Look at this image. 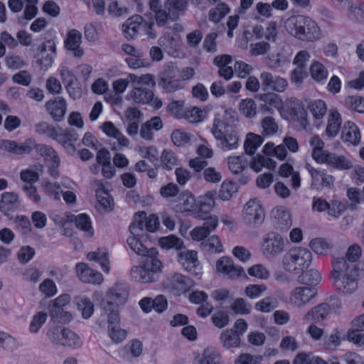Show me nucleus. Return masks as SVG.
<instances>
[{
    "label": "nucleus",
    "mask_w": 364,
    "mask_h": 364,
    "mask_svg": "<svg viewBox=\"0 0 364 364\" xmlns=\"http://www.w3.org/2000/svg\"><path fill=\"white\" fill-rule=\"evenodd\" d=\"M284 26L292 36L302 41L314 42L321 38V30L317 23L307 16H290L286 20Z\"/></svg>",
    "instance_id": "obj_1"
},
{
    "label": "nucleus",
    "mask_w": 364,
    "mask_h": 364,
    "mask_svg": "<svg viewBox=\"0 0 364 364\" xmlns=\"http://www.w3.org/2000/svg\"><path fill=\"white\" fill-rule=\"evenodd\" d=\"M0 149L16 155L28 154L35 150L37 154L44 158L45 161H52L55 156H58L53 147L43 144H38L32 138H28L21 143L8 139H0Z\"/></svg>",
    "instance_id": "obj_2"
},
{
    "label": "nucleus",
    "mask_w": 364,
    "mask_h": 364,
    "mask_svg": "<svg viewBox=\"0 0 364 364\" xmlns=\"http://www.w3.org/2000/svg\"><path fill=\"white\" fill-rule=\"evenodd\" d=\"M129 296L126 284L117 283L107 292L100 304L101 317L110 315V321H119V306L124 305Z\"/></svg>",
    "instance_id": "obj_3"
},
{
    "label": "nucleus",
    "mask_w": 364,
    "mask_h": 364,
    "mask_svg": "<svg viewBox=\"0 0 364 364\" xmlns=\"http://www.w3.org/2000/svg\"><path fill=\"white\" fill-rule=\"evenodd\" d=\"M151 257L144 258L143 265L132 268L131 277L135 282L139 283L154 282L158 279V274L162 267L161 262L157 258V250L150 251Z\"/></svg>",
    "instance_id": "obj_4"
},
{
    "label": "nucleus",
    "mask_w": 364,
    "mask_h": 364,
    "mask_svg": "<svg viewBox=\"0 0 364 364\" xmlns=\"http://www.w3.org/2000/svg\"><path fill=\"white\" fill-rule=\"evenodd\" d=\"M311 261V251L303 247H295L285 253L282 263L287 272L298 275L310 266Z\"/></svg>",
    "instance_id": "obj_5"
},
{
    "label": "nucleus",
    "mask_w": 364,
    "mask_h": 364,
    "mask_svg": "<svg viewBox=\"0 0 364 364\" xmlns=\"http://www.w3.org/2000/svg\"><path fill=\"white\" fill-rule=\"evenodd\" d=\"M59 129L60 132H58L54 127L49 125L48 131H46L45 134L58 141L64 148L68 154L74 155L77 152L74 143L79 138L77 132L73 128L63 129L59 127Z\"/></svg>",
    "instance_id": "obj_6"
},
{
    "label": "nucleus",
    "mask_w": 364,
    "mask_h": 364,
    "mask_svg": "<svg viewBox=\"0 0 364 364\" xmlns=\"http://www.w3.org/2000/svg\"><path fill=\"white\" fill-rule=\"evenodd\" d=\"M284 249L285 241L280 234L270 232L264 235L261 250L267 259H272L277 258L283 253Z\"/></svg>",
    "instance_id": "obj_7"
},
{
    "label": "nucleus",
    "mask_w": 364,
    "mask_h": 364,
    "mask_svg": "<svg viewBox=\"0 0 364 364\" xmlns=\"http://www.w3.org/2000/svg\"><path fill=\"white\" fill-rule=\"evenodd\" d=\"M154 85L155 82L151 75H142L137 81L136 85L132 91V98L136 103L149 104L153 100L154 93L148 87Z\"/></svg>",
    "instance_id": "obj_8"
},
{
    "label": "nucleus",
    "mask_w": 364,
    "mask_h": 364,
    "mask_svg": "<svg viewBox=\"0 0 364 364\" xmlns=\"http://www.w3.org/2000/svg\"><path fill=\"white\" fill-rule=\"evenodd\" d=\"M177 258L183 268L191 274L198 276L202 273V266L198 261L196 251L188 250L181 251Z\"/></svg>",
    "instance_id": "obj_9"
},
{
    "label": "nucleus",
    "mask_w": 364,
    "mask_h": 364,
    "mask_svg": "<svg viewBox=\"0 0 364 364\" xmlns=\"http://www.w3.org/2000/svg\"><path fill=\"white\" fill-rule=\"evenodd\" d=\"M264 217V210L256 199H251L245 204L243 210V220L248 225L255 226L262 224Z\"/></svg>",
    "instance_id": "obj_10"
},
{
    "label": "nucleus",
    "mask_w": 364,
    "mask_h": 364,
    "mask_svg": "<svg viewBox=\"0 0 364 364\" xmlns=\"http://www.w3.org/2000/svg\"><path fill=\"white\" fill-rule=\"evenodd\" d=\"M316 294V289L314 287H296L291 293L290 303L295 307L303 306L314 298Z\"/></svg>",
    "instance_id": "obj_11"
},
{
    "label": "nucleus",
    "mask_w": 364,
    "mask_h": 364,
    "mask_svg": "<svg viewBox=\"0 0 364 364\" xmlns=\"http://www.w3.org/2000/svg\"><path fill=\"white\" fill-rule=\"evenodd\" d=\"M45 107L55 122L64 119L67 111V103L63 97H57L46 102Z\"/></svg>",
    "instance_id": "obj_12"
},
{
    "label": "nucleus",
    "mask_w": 364,
    "mask_h": 364,
    "mask_svg": "<svg viewBox=\"0 0 364 364\" xmlns=\"http://www.w3.org/2000/svg\"><path fill=\"white\" fill-rule=\"evenodd\" d=\"M333 283L336 289L343 294H352L358 288L355 275L348 272H346L343 275L337 274L334 277Z\"/></svg>",
    "instance_id": "obj_13"
},
{
    "label": "nucleus",
    "mask_w": 364,
    "mask_h": 364,
    "mask_svg": "<svg viewBox=\"0 0 364 364\" xmlns=\"http://www.w3.org/2000/svg\"><path fill=\"white\" fill-rule=\"evenodd\" d=\"M260 80L263 90H272L278 92H282L287 86V81L280 76L274 75L269 72H263L260 74Z\"/></svg>",
    "instance_id": "obj_14"
},
{
    "label": "nucleus",
    "mask_w": 364,
    "mask_h": 364,
    "mask_svg": "<svg viewBox=\"0 0 364 364\" xmlns=\"http://www.w3.org/2000/svg\"><path fill=\"white\" fill-rule=\"evenodd\" d=\"M41 58L38 60L42 68L46 70L51 67L56 55V44L53 39L46 40L38 48Z\"/></svg>",
    "instance_id": "obj_15"
},
{
    "label": "nucleus",
    "mask_w": 364,
    "mask_h": 364,
    "mask_svg": "<svg viewBox=\"0 0 364 364\" xmlns=\"http://www.w3.org/2000/svg\"><path fill=\"white\" fill-rule=\"evenodd\" d=\"M215 193L209 191L204 196H201L196 200L194 210V217L196 218H205V215H209L215 205L214 196Z\"/></svg>",
    "instance_id": "obj_16"
},
{
    "label": "nucleus",
    "mask_w": 364,
    "mask_h": 364,
    "mask_svg": "<svg viewBox=\"0 0 364 364\" xmlns=\"http://www.w3.org/2000/svg\"><path fill=\"white\" fill-rule=\"evenodd\" d=\"M134 21H139V25H136L139 34L146 35L149 38L154 39L156 38L155 31L154 16L151 13H146L144 16L134 15Z\"/></svg>",
    "instance_id": "obj_17"
},
{
    "label": "nucleus",
    "mask_w": 364,
    "mask_h": 364,
    "mask_svg": "<svg viewBox=\"0 0 364 364\" xmlns=\"http://www.w3.org/2000/svg\"><path fill=\"white\" fill-rule=\"evenodd\" d=\"M75 270L79 279L82 282L100 284L103 281L102 274L98 271L88 267L85 263H77Z\"/></svg>",
    "instance_id": "obj_18"
},
{
    "label": "nucleus",
    "mask_w": 364,
    "mask_h": 364,
    "mask_svg": "<svg viewBox=\"0 0 364 364\" xmlns=\"http://www.w3.org/2000/svg\"><path fill=\"white\" fill-rule=\"evenodd\" d=\"M157 83L159 88L167 93L174 92L183 88L181 79L167 72L159 74Z\"/></svg>",
    "instance_id": "obj_19"
},
{
    "label": "nucleus",
    "mask_w": 364,
    "mask_h": 364,
    "mask_svg": "<svg viewBox=\"0 0 364 364\" xmlns=\"http://www.w3.org/2000/svg\"><path fill=\"white\" fill-rule=\"evenodd\" d=\"M218 272L227 276L230 279H235L244 272L240 266H235L232 259L229 257H222L216 262Z\"/></svg>",
    "instance_id": "obj_20"
},
{
    "label": "nucleus",
    "mask_w": 364,
    "mask_h": 364,
    "mask_svg": "<svg viewBox=\"0 0 364 364\" xmlns=\"http://www.w3.org/2000/svg\"><path fill=\"white\" fill-rule=\"evenodd\" d=\"M247 161L244 156H230L228 158V166L230 171L235 175L240 174L239 181L245 185L249 181V176L244 173L245 169L247 167Z\"/></svg>",
    "instance_id": "obj_21"
},
{
    "label": "nucleus",
    "mask_w": 364,
    "mask_h": 364,
    "mask_svg": "<svg viewBox=\"0 0 364 364\" xmlns=\"http://www.w3.org/2000/svg\"><path fill=\"white\" fill-rule=\"evenodd\" d=\"M196 199L188 191H183L178 196L173 203V208L176 212H193L194 215Z\"/></svg>",
    "instance_id": "obj_22"
},
{
    "label": "nucleus",
    "mask_w": 364,
    "mask_h": 364,
    "mask_svg": "<svg viewBox=\"0 0 364 364\" xmlns=\"http://www.w3.org/2000/svg\"><path fill=\"white\" fill-rule=\"evenodd\" d=\"M81 42L82 33L76 29H72L68 33L65 47L73 51L75 57L80 58L84 54L83 49L80 47Z\"/></svg>",
    "instance_id": "obj_23"
},
{
    "label": "nucleus",
    "mask_w": 364,
    "mask_h": 364,
    "mask_svg": "<svg viewBox=\"0 0 364 364\" xmlns=\"http://www.w3.org/2000/svg\"><path fill=\"white\" fill-rule=\"evenodd\" d=\"M341 139L346 143L357 146L361 139L360 132L358 126L353 122H346L342 129Z\"/></svg>",
    "instance_id": "obj_24"
},
{
    "label": "nucleus",
    "mask_w": 364,
    "mask_h": 364,
    "mask_svg": "<svg viewBox=\"0 0 364 364\" xmlns=\"http://www.w3.org/2000/svg\"><path fill=\"white\" fill-rule=\"evenodd\" d=\"M20 205L18 196L13 192H4L1 194L0 201V211L6 216L10 215V212H13L18 208Z\"/></svg>",
    "instance_id": "obj_25"
},
{
    "label": "nucleus",
    "mask_w": 364,
    "mask_h": 364,
    "mask_svg": "<svg viewBox=\"0 0 364 364\" xmlns=\"http://www.w3.org/2000/svg\"><path fill=\"white\" fill-rule=\"evenodd\" d=\"M257 97L264 103L260 105L262 112L272 113V107L279 109L282 105L280 97L274 92L259 94Z\"/></svg>",
    "instance_id": "obj_26"
},
{
    "label": "nucleus",
    "mask_w": 364,
    "mask_h": 364,
    "mask_svg": "<svg viewBox=\"0 0 364 364\" xmlns=\"http://www.w3.org/2000/svg\"><path fill=\"white\" fill-rule=\"evenodd\" d=\"M167 285L178 292H183L191 287L192 280L181 274L174 273L167 277Z\"/></svg>",
    "instance_id": "obj_27"
},
{
    "label": "nucleus",
    "mask_w": 364,
    "mask_h": 364,
    "mask_svg": "<svg viewBox=\"0 0 364 364\" xmlns=\"http://www.w3.org/2000/svg\"><path fill=\"white\" fill-rule=\"evenodd\" d=\"M323 163H326L328 166L341 171L348 170L353 166L351 161L346 156L330 152L325 154Z\"/></svg>",
    "instance_id": "obj_28"
},
{
    "label": "nucleus",
    "mask_w": 364,
    "mask_h": 364,
    "mask_svg": "<svg viewBox=\"0 0 364 364\" xmlns=\"http://www.w3.org/2000/svg\"><path fill=\"white\" fill-rule=\"evenodd\" d=\"M219 339L223 347L226 350L237 348L241 343L239 331L232 328L223 331L220 333Z\"/></svg>",
    "instance_id": "obj_29"
},
{
    "label": "nucleus",
    "mask_w": 364,
    "mask_h": 364,
    "mask_svg": "<svg viewBox=\"0 0 364 364\" xmlns=\"http://www.w3.org/2000/svg\"><path fill=\"white\" fill-rule=\"evenodd\" d=\"M331 310L330 306L327 303L320 304L309 311H308L304 317V319L307 321H314L315 323L323 321Z\"/></svg>",
    "instance_id": "obj_30"
},
{
    "label": "nucleus",
    "mask_w": 364,
    "mask_h": 364,
    "mask_svg": "<svg viewBox=\"0 0 364 364\" xmlns=\"http://www.w3.org/2000/svg\"><path fill=\"white\" fill-rule=\"evenodd\" d=\"M107 318L108 323V333L110 338L116 343L122 342L127 336V331L122 329L119 326L120 317L119 316V321L115 323L110 321V315L107 316H100V319L104 322Z\"/></svg>",
    "instance_id": "obj_31"
},
{
    "label": "nucleus",
    "mask_w": 364,
    "mask_h": 364,
    "mask_svg": "<svg viewBox=\"0 0 364 364\" xmlns=\"http://www.w3.org/2000/svg\"><path fill=\"white\" fill-rule=\"evenodd\" d=\"M143 350L142 343L139 340H133L126 345L119 351L121 358L127 361H130L132 358L139 357Z\"/></svg>",
    "instance_id": "obj_32"
},
{
    "label": "nucleus",
    "mask_w": 364,
    "mask_h": 364,
    "mask_svg": "<svg viewBox=\"0 0 364 364\" xmlns=\"http://www.w3.org/2000/svg\"><path fill=\"white\" fill-rule=\"evenodd\" d=\"M274 223L276 228L287 230L291 226L290 213L282 209H277L273 212Z\"/></svg>",
    "instance_id": "obj_33"
},
{
    "label": "nucleus",
    "mask_w": 364,
    "mask_h": 364,
    "mask_svg": "<svg viewBox=\"0 0 364 364\" xmlns=\"http://www.w3.org/2000/svg\"><path fill=\"white\" fill-rule=\"evenodd\" d=\"M342 124L341 114L334 111L331 112L328 118V124L326 129V135L330 138L335 137L339 132Z\"/></svg>",
    "instance_id": "obj_34"
},
{
    "label": "nucleus",
    "mask_w": 364,
    "mask_h": 364,
    "mask_svg": "<svg viewBox=\"0 0 364 364\" xmlns=\"http://www.w3.org/2000/svg\"><path fill=\"white\" fill-rule=\"evenodd\" d=\"M309 144L313 147L312 158L318 163L323 164L325 154L328 153L324 150V142L318 135H314L311 138Z\"/></svg>",
    "instance_id": "obj_35"
},
{
    "label": "nucleus",
    "mask_w": 364,
    "mask_h": 364,
    "mask_svg": "<svg viewBox=\"0 0 364 364\" xmlns=\"http://www.w3.org/2000/svg\"><path fill=\"white\" fill-rule=\"evenodd\" d=\"M220 355L212 348H205L201 355L195 358L194 364H220Z\"/></svg>",
    "instance_id": "obj_36"
},
{
    "label": "nucleus",
    "mask_w": 364,
    "mask_h": 364,
    "mask_svg": "<svg viewBox=\"0 0 364 364\" xmlns=\"http://www.w3.org/2000/svg\"><path fill=\"white\" fill-rule=\"evenodd\" d=\"M299 275L298 282L311 287L317 285L321 281V273L316 269H311L306 272L304 270Z\"/></svg>",
    "instance_id": "obj_37"
},
{
    "label": "nucleus",
    "mask_w": 364,
    "mask_h": 364,
    "mask_svg": "<svg viewBox=\"0 0 364 364\" xmlns=\"http://www.w3.org/2000/svg\"><path fill=\"white\" fill-rule=\"evenodd\" d=\"M164 4L173 18H178L187 8L188 0H166Z\"/></svg>",
    "instance_id": "obj_38"
},
{
    "label": "nucleus",
    "mask_w": 364,
    "mask_h": 364,
    "mask_svg": "<svg viewBox=\"0 0 364 364\" xmlns=\"http://www.w3.org/2000/svg\"><path fill=\"white\" fill-rule=\"evenodd\" d=\"M87 258L90 261L98 263L103 272L108 273L109 271L108 252L105 250L98 249L97 251L90 252L87 255Z\"/></svg>",
    "instance_id": "obj_39"
},
{
    "label": "nucleus",
    "mask_w": 364,
    "mask_h": 364,
    "mask_svg": "<svg viewBox=\"0 0 364 364\" xmlns=\"http://www.w3.org/2000/svg\"><path fill=\"white\" fill-rule=\"evenodd\" d=\"M263 141L262 136L252 132L248 133L244 142L245 154L250 156L253 155L257 148L262 145Z\"/></svg>",
    "instance_id": "obj_40"
},
{
    "label": "nucleus",
    "mask_w": 364,
    "mask_h": 364,
    "mask_svg": "<svg viewBox=\"0 0 364 364\" xmlns=\"http://www.w3.org/2000/svg\"><path fill=\"white\" fill-rule=\"evenodd\" d=\"M48 310L50 316L56 322H68L72 318V315L70 312L64 311V307L50 304L48 306Z\"/></svg>",
    "instance_id": "obj_41"
},
{
    "label": "nucleus",
    "mask_w": 364,
    "mask_h": 364,
    "mask_svg": "<svg viewBox=\"0 0 364 364\" xmlns=\"http://www.w3.org/2000/svg\"><path fill=\"white\" fill-rule=\"evenodd\" d=\"M136 235H132L127 238V242L130 249L139 255H141L146 258L151 257L150 251L151 250H156V248L151 247L146 248L141 242L136 237Z\"/></svg>",
    "instance_id": "obj_42"
},
{
    "label": "nucleus",
    "mask_w": 364,
    "mask_h": 364,
    "mask_svg": "<svg viewBox=\"0 0 364 364\" xmlns=\"http://www.w3.org/2000/svg\"><path fill=\"white\" fill-rule=\"evenodd\" d=\"M159 244L163 249L181 250L183 247V241L174 235L162 237L159 240Z\"/></svg>",
    "instance_id": "obj_43"
},
{
    "label": "nucleus",
    "mask_w": 364,
    "mask_h": 364,
    "mask_svg": "<svg viewBox=\"0 0 364 364\" xmlns=\"http://www.w3.org/2000/svg\"><path fill=\"white\" fill-rule=\"evenodd\" d=\"M200 247L203 251L211 253H220L223 251V245L217 235H213L207 240L200 243Z\"/></svg>",
    "instance_id": "obj_44"
},
{
    "label": "nucleus",
    "mask_w": 364,
    "mask_h": 364,
    "mask_svg": "<svg viewBox=\"0 0 364 364\" xmlns=\"http://www.w3.org/2000/svg\"><path fill=\"white\" fill-rule=\"evenodd\" d=\"M221 138L218 141L222 150L230 151L237 148L239 137L236 133H227Z\"/></svg>",
    "instance_id": "obj_45"
},
{
    "label": "nucleus",
    "mask_w": 364,
    "mask_h": 364,
    "mask_svg": "<svg viewBox=\"0 0 364 364\" xmlns=\"http://www.w3.org/2000/svg\"><path fill=\"white\" fill-rule=\"evenodd\" d=\"M146 218V213L144 211L137 212L134 214L133 221L130 224L129 229L132 235H140L144 230Z\"/></svg>",
    "instance_id": "obj_46"
},
{
    "label": "nucleus",
    "mask_w": 364,
    "mask_h": 364,
    "mask_svg": "<svg viewBox=\"0 0 364 364\" xmlns=\"http://www.w3.org/2000/svg\"><path fill=\"white\" fill-rule=\"evenodd\" d=\"M310 71L312 78L318 82L325 81L328 75L326 67L318 61H315L311 65Z\"/></svg>",
    "instance_id": "obj_47"
},
{
    "label": "nucleus",
    "mask_w": 364,
    "mask_h": 364,
    "mask_svg": "<svg viewBox=\"0 0 364 364\" xmlns=\"http://www.w3.org/2000/svg\"><path fill=\"white\" fill-rule=\"evenodd\" d=\"M133 16L129 18L122 25V32L125 38L132 40L139 34L136 26L139 21H134Z\"/></svg>",
    "instance_id": "obj_48"
},
{
    "label": "nucleus",
    "mask_w": 364,
    "mask_h": 364,
    "mask_svg": "<svg viewBox=\"0 0 364 364\" xmlns=\"http://www.w3.org/2000/svg\"><path fill=\"white\" fill-rule=\"evenodd\" d=\"M230 12V8L225 3L218 4L209 11V20L214 23L219 22Z\"/></svg>",
    "instance_id": "obj_49"
},
{
    "label": "nucleus",
    "mask_w": 364,
    "mask_h": 364,
    "mask_svg": "<svg viewBox=\"0 0 364 364\" xmlns=\"http://www.w3.org/2000/svg\"><path fill=\"white\" fill-rule=\"evenodd\" d=\"M28 5H26L23 14L22 16H18V23H26L28 21L33 18L37 13L38 8L36 6V4L38 3V0H25Z\"/></svg>",
    "instance_id": "obj_50"
},
{
    "label": "nucleus",
    "mask_w": 364,
    "mask_h": 364,
    "mask_svg": "<svg viewBox=\"0 0 364 364\" xmlns=\"http://www.w3.org/2000/svg\"><path fill=\"white\" fill-rule=\"evenodd\" d=\"M96 198L99 204L105 210H111L114 205L113 199L109 192L101 188L96 191Z\"/></svg>",
    "instance_id": "obj_51"
},
{
    "label": "nucleus",
    "mask_w": 364,
    "mask_h": 364,
    "mask_svg": "<svg viewBox=\"0 0 364 364\" xmlns=\"http://www.w3.org/2000/svg\"><path fill=\"white\" fill-rule=\"evenodd\" d=\"M61 346L78 348L80 346V338L75 332L65 327Z\"/></svg>",
    "instance_id": "obj_52"
},
{
    "label": "nucleus",
    "mask_w": 364,
    "mask_h": 364,
    "mask_svg": "<svg viewBox=\"0 0 364 364\" xmlns=\"http://www.w3.org/2000/svg\"><path fill=\"white\" fill-rule=\"evenodd\" d=\"M161 166L164 169L172 170L177 165V158L171 150L165 149L161 155Z\"/></svg>",
    "instance_id": "obj_53"
},
{
    "label": "nucleus",
    "mask_w": 364,
    "mask_h": 364,
    "mask_svg": "<svg viewBox=\"0 0 364 364\" xmlns=\"http://www.w3.org/2000/svg\"><path fill=\"white\" fill-rule=\"evenodd\" d=\"M237 191V186L231 181H225L223 182L219 196L223 200H228L232 195Z\"/></svg>",
    "instance_id": "obj_54"
},
{
    "label": "nucleus",
    "mask_w": 364,
    "mask_h": 364,
    "mask_svg": "<svg viewBox=\"0 0 364 364\" xmlns=\"http://www.w3.org/2000/svg\"><path fill=\"white\" fill-rule=\"evenodd\" d=\"M75 225L78 229L87 232L88 235H93L94 230L92 223L90 218L86 214L82 213L76 216Z\"/></svg>",
    "instance_id": "obj_55"
},
{
    "label": "nucleus",
    "mask_w": 364,
    "mask_h": 364,
    "mask_svg": "<svg viewBox=\"0 0 364 364\" xmlns=\"http://www.w3.org/2000/svg\"><path fill=\"white\" fill-rule=\"evenodd\" d=\"M347 7V16L353 21L358 20L359 13L364 14V2L363 1H356L354 2L353 0H352Z\"/></svg>",
    "instance_id": "obj_56"
},
{
    "label": "nucleus",
    "mask_w": 364,
    "mask_h": 364,
    "mask_svg": "<svg viewBox=\"0 0 364 364\" xmlns=\"http://www.w3.org/2000/svg\"><path fill=\"white\" fill-rule=\"evenodd\" d=\"M240 111L247 117H253L257 113V105L252 99L242 100L239 105Z\"/></svg>",
    "instance_id": "obj_57"
},
{
    "label": "nucleus",
    "mask_w": 364,
    "mask_h": 364,
    "mask_svg": "<svg viewBox=\"0 0 364 364\" xmlns=\"http://www.w3.org/2000/svg\"><path fill=\"white\" fill-rule=\"evenodd\" d=\"M262 127V134L264 136H271L275 134L278 131V125L274 119L272 117H264L261 122Z\"/></svg>",
    "instance_id": "obj_58"
},
{
    "label": "nucleus",
    "mask_w": 364,
    "mask_h": 364,
    "mask_svg": "<svg viewBox=\"0 0 364 364\" xmlns=\"http://www.w3.org/2000/svg\"><path fill=\"white\" fill-rule=\"evenodd\" d=\"M170 11H168L166 8H163L161 10L154 13V21L155 20L159 27L164 26L168 21H175L178 18H173L171 16Z\"/></svg>",
    "instance_id": "obj_59"
},
{
    "label": "nucleus",
    "mask_w": 364,
    "mask_h": 364,
    "mask_svg": "<svg viewBox=\"0 0 364 364\" xmlns=\"http://www.w3.org/2000/svg\"><path fill=\"white\" fill-rule=\"evenodd\" d=\"M309 107L313 116L318 119L323 118L327 110L325 102L321 100L312 102Z\"/></svg>",
    "instance_id": "obj_60"
},
{
    "label": "nucleus",
    "mask_w": 364,
    "mask_h": 364,
    "mask_svg": "<svg viewBox=\"0 0 364 364\" xmlns=\"http://www.w3.org/2000/svg\"><path fill=\"white\" fill-rule=\"evenodd\" d=\"M249 275L255 278L266 280L269 277V270L262 264H257L247 269Z\"/></svg>",
    "instance_id": "obj_61"
},
{
    "label": "nucleus",
    "mask_w": 364,
    "mask_h": 364,
    "mask_svg": "<svg viewBox=\"0 0 364 364\" xmlns=\"http://www.w3.org/2000/svg\"><path fill=\"white\" fill-rule=\"evenodd\" d=\"M267 287L264 284H249L245 288V294L251 299L261 297L266 291Z\"/></svg>",
    "instance_id": "obj_62"
},
{
    "label": "nucleus",
    "mask_w": 364,
    "mask_h": 364,
    "mask_svg": "<svg viewBox=\"0 0 364 364\" xmlns=\"http://www.w3.org/2000/svg\"><path fill=\"white\" fill-rule=\"evenodd\" d=\"M346 103L355 111L364 113V97L359 95L348 96L346 98Z\"/></svg>",
    "instance_id": "obj_63"
},
{
    "label": "nucleus",
    "mask_w": 364,
    "mask_h": 364,
    "mask_svg": "<svg viewBox=\"0 0 364 364\" xmlns=\"http://www.w3.org/2000/svg\"><path fill=\"white\" fill-rule=\"evenodd\" d=\"M191 123H198L203 119V112L198 107H193L186 109L183 116Z\"/></svg>",
    "instance_id": "obj_64"
}]
</instances>
